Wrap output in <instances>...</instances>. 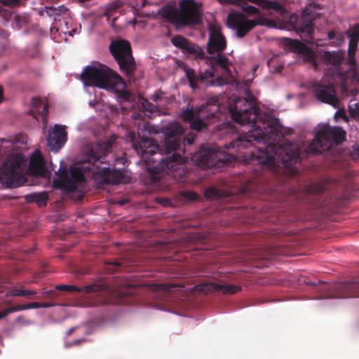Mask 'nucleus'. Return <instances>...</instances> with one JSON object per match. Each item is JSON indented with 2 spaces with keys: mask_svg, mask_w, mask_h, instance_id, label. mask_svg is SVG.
I'll use <instances>...</instances> for the list:
<instances>
[{
  "mask_svg": "<svg viewBox=\"0 0 359 359\" xmlns=\"http://www.w3.org/2000/svg\"><path fill=\"white\" fill-rule=\"evenodd\" d=\"M229 113L236 123L249 124L253 129L225 144L227 149H236L237 156L248 163L257 162L277 173H297L294 164L300 160V144L285 140L283 144L265 145L280 133L279 119L262 112L253 95L248 93L245 97L235 99Z\"/></svg>",
  "mask_w": 359,
  "mask_h": 359,
  "instance_id": "obj_1",
  "label": "nucleus"
},
{
  "mask_svg": "<svg viewBox=\"0 0 359 359\" xmlns=\"http://www.w3.org/2000/svg\"><path fill=\"white\" fill-rule=\"evenodd\" d=\"M163 131L165 157L156 153L158 145L154 140L144 138L135 145V150L146 162L152 163L151 165L148 164L147 171L153 183L159 182L165 174L180 169L184 163L182 156V153L184 154V145L182 144L184 133L182 125L178 122L169 123L164 128Z\"/></svg>",
  "mask_w": 359,
  "mask_h": 359,
  "instance_id": "obj_2",
  "label": "nucleus"
},
{
  "mask_svg": "<svg viewBox=\"0 0 359 359\" xmlns=\"http://www.w3.org/2000/svg\"><path fill=\"white\" fill-rule=\"evenodd\" d=\"M116 135H111L102 142L91 143L86 147L88 156V165L86 163L81 167L72 168L69 172V182L74 187L65 189L66 192H74L77 189L79 182L85 181V176L81 170L90 171L96 181L100 184H128L130 182V177L123 171L115 168H110L104 161L107 155L111 152L113 144L116 142Z\"/></svg>",
  "mask_w": 359,
  "mask_h": 359,
  "instance_id": "obj_3",
  "label": "nucleus"
},
{
  "mask_svg": "<svg viewBox=\"0 0 359 359\" xmlns=\"http://www.w3.org/2000/svg\"><path fill=\"white\" fill-rule=\"evenodd\" d=\"M81 79L86 85L116 91L120 102L134 100L133 95L128 90H116L119 85L124 86L125 82L118 74L106 66H87L81 74Z\"/></svg>",
  "mask_w": 359,
  "mask_h": 359,
  "instance_id": "obj_4",
  "label": "nucleus"
},
{
  "mask_svg": "<svg viewBox=\"0 0 359 359\" xmlns=\"http://www.w3.org/2000/svg\"><path fill=\"white\" fill-rule=\"evenodd\" d=\"M219 109L218 100L210 99L196 109L191 107L183 110L181 117L190 124L192 130L203 132L218 117Z\"/></svg>",
  "mask_w": 359,
  "mask_h": 359,
  "instance_id": "obj_5",
  "label": "nucleus"
},
{
  "mask_svg": "<svg viewBox=\"0 0 359 359\" xmlns=\"http://www.w3.org/2000/svg\"><path fill=\"white\" fill-rule=\"evenodd\" d=\"M241 9L250 16H258L256 20H248L241 13L231 12L228 14L227 21L229 26L236 30V36L238 38L244 37L250 31L257 25H267L270 20L260 16V10L253 6L247 4L245 1L239 5Z\"/></svg>",
  "mask_w": 359,
  "mask_h": 359,
  "instance_id": "obj_6",
  "label": "nucleus"
},
{
  "mask_svg": "<svg viewBox=\"0 0 359 359\" xmlns=\"http://www.w3.org/2000/svg\"><path fill=\"white\" fill-rule=\"evenodd\" d=\"M165 16L177 26L198 25L201 22V14L194 0H182L180 11L170 6L165 10Z\"/></svg>",
  "mask_w": 359,
  "mask_h": 359,
  "instance_id": "obj_7",
  "label": "nucleus"
},
{
  "mask_svg": "<svg viewBox=\"0 0 359 359\" xmlns=\"http://www.w3.org/2000/svg\"><path fill=\"white\" fill-rule=\"evenodd\" d=\"M346 140V132L340 127H332L328 124L320 126L316 132L315 139L307 147L308 154H320L328 143L340 144Z\"/></svg>",
  "mask_w": 359,
  "mask_h": 359,
  "instance_id": "obj_8",
  "label": "nucleus"
},
{
  "mask_svg": "<svg viewBox=\"0 0 359 359\" xmlns=\"http://www.w3.org/2000/svg\"><path fill=\"white\" fill-rule=\"evenodd\" d=\"M109 50L118 63L121 72L131 79L136 69V63L130 43L123 39L113 41L109 45Z\"/></svg>",
  "mask_w": 359,
  "mask_h": 359,
  "instance_id": "obj_9",
  "label": "nucleus"
},
{
  "mask_svg": "<svg viewBox=\"0 0 359 359\" xmlns=\"http://www.w3.org/2000/svg\"><path fill=\"white\" fill-rule=\"evenodd\" d=\"M222 153L215 145L203 144L199 150L195 152L191 161L198 166L206 169L216 166L223 161Z\"/></svg>",
  "mask_w": 359,
  "mask_h": 359,
  "instance_id": "obj_10",
  "label": "nucleus"
},
{
  "mask_svg": "<svg viewBox=\"0 0 359 359\" xmlns=\"http://www.w3.org/2000/svg\"><path fill=\"white\" fill-rule=\"evenodd\" d=\"M20 164L17 159L7 160L0 168V183L13 188L21 185Z\"/></svg>",
  "mask_w": 359,
  "mask_h": 359,
  "instance_id": "obj_11",
  "label": "nucleus"
},
{
  "mask_svg": "<svg viewBox=\"0 0 359 359\" xmlns=\"http://www.w3.org/2000/svg\"><path fill=\"white\" fill-rule=\"evenodd\" d=\"M319 8L320 6L318 4L315 2L310 3L304 10L302 22L299 20L297 15H291L290 20L293 23V28L297 33L305 34L308 36H311L313 32V24L312 21L316 15V13L313 11V8Z\"/></svg>",
  "mask_w": 359,
  "mask_h": 359,
  "instance_id": "obj_12",
  "label": "nucleus"
},
{
  "mask_svg": "<svg viewBox=\"0 0 359 359\" xmlns=\"http://www.w3.org/2000/svg\"><path fill=\"white\" fill-rule=\"evenodd\" d=\"M345 52L338 51H325L322 55L323 62L333 68V76L339 79L342 82V88H344V81L346 79V75L341 69V65L345 60Z\"/></svg>",
  "mask_w": 359,
  "mask_h": 359,
  "instance_id": "obj_13",
  "label": "nucleus"
},
{
  "mask_svg": "<svg viewBox=\"0 0 359 359\" xmlns=\"http://www.w3.org/2000/svg\"><path fill=\"white\" fill-rule=\"evenodd\" d=\"M313 87L315 97L318 100L335 107L338 106L339 100L336 95L333 83L325 84V81H320L315 83Z\"/></svg>",
  "mask_w": 359,
  "mask_h": 359,
  "instance_id": "obj_14",
  "label": "nucleus"
},
{
  "mask_svg": "<svg viewBox=\"0 0 359 359\" xmlns=\"http://www.w3.org/2000/svg\"><path fill=\"white\" fill-rule=\"evenodd\" d=\"M284 45L291 51L302 55L304 60L311 62L315 69L318 68L316 52L303 42L291 39H285Z\"/></svg>",
  "mask_w": 359,
  "mask_h": 359,
  "instance_id": "obj_15",
  "label": "nucleus"
},
{
  "mask_svg": "<svg viewBox=\"0 0 359 359\" xmlns=\"http://www.w3.org/2000/svg\"><path fill=\"white\" fill-rule=\"evenodd\" d=\"M209 39L208 42V53L222 52L226 48L225 37L220 32V29L212 24L209 25Z\"/></svg>",
  "mask_w": 359,
  "mask_h": 359,
  "instance_id": "obj_16",
  "label": "nucleus"
},
{
  "mask_svg": "<svg viewBox=\"0 0 359 359\" xmlns=\"http://www.w3.org/2000/svg\"><path fill=\"white\" fill-rule=\"evenodd\" d=\"M334 290L335 292V297H359V276L352 280L337 284L334 287Z\"/></svg>",
  "mask_w": 359,
  "mask_h": 359,
  "instance_id": "obj_17",
  "label": "nucleus"
},
{
  "mask_svg": "<svg viewBox=\"0 0 359 359\" xmlns=\"http://www.w3.org/2000/svg\"><path fill=\"white\" fill-rule=\"evenodd\" d=\"M171 41L175 47L181 49L184 53L191 54L197 58H203L204 57V52L201 47L182 35H177L172 37Z\"/></svg>",
  "mask_w": 359,
  "mask_h": 359,
  "instance_id": "obj_18",
  "label": "nucleus"
},
{
  "mask_svg": "<svg viewBox=\"0 0 359 359\" xmlns=\"http://www.w3.org/2000/svg\"><path fill=\"white\" fill-rule=\"evenodd\" d=\"M65 127L55 125L51 131H49L47 138L48 146L52 151H58L67 140Z\"/></svg>",
  "mask_w": 359,
  "mask_h": 359,
  "instance_id": "obj_19",
  "label": "nucleus"
},
{
  "mask_svg": "<svg viewBox=\"0 0 359 359\" xmlns=\"http://www.w3.org/2000/svg\"><path fill=\"white\" fill-rule=\"evenodd\" d=\"M196 288L204 293L221 292L224 294H233L241 290V287L238 285H224L215 282L198 285Z\"/></svg>",
  "mask_w": 359,
  "mask_h": 359,
  "instance_id": "obj_20",
  "label": "nucleus"
},
{
  "mask_svg": "<svg viewBox=\"0 0 359 359\" xmlns=\"http://www.w3.org/2000/svg\"><path fill=\"white\" fill-rule=\"evenodd\" d=\"M29 172L34 176L46 177L48 170L44 159L39 150L36 149L32 155L29 161Z\"/></svg>",
  "mask_w": 359,
  "mask_h": 359,
  "instance_id": "obj_21",
  "label": "nucleus"
},
{
  "mask_svg": "<svg viewBox=\"0 0 359 359\" xmlns=\"http://www.w3.org/2000/svg\"><path fill=\"white\" fill-rule=\"evenodd\" d=\"M349 38L348 55L349 57V63L354 64L355 54L356 52L358 43L359 42V23L350 27L345 33Z\"/></svg>",
  "mask_w": 359,
  "mask_h": 359,
  "instance_id": "obj_22",
  "label": "nucleus"
},
{
  "mask_svg": "<svg viewBox=\"0 0 359 359\" xmlns=\"http://www.w3.org/2000/svg\"><path fill=\"white\" fill-rule=\"evenodd\" d=\"M32 107L30 110V113L32 116L39 119L41 118L43 123L47 122L48 108V104L47 102L43 103V100L40 98L34 97L32 100Z\"/></svg>",
  "mask_w": 359,
  "mask_h": 359,
  "instance_id": "obj_23",
  "label": "nucleus"
},
{
  "mask_svg": "<svg viewBox=\"0 0 359 359\" xmlns=\"http://www.w3.org/2000/svg\"><path fill=\"white\" fill-rule=\"evenodd\" d=\"M55 289L59 291H67L70 292H83L84 293H91L94 292L102 291L103 290H106V287L104 285H90L85 286L83 287H79L75 285H58L55 287Z\"/></svg>",
  "mask_w": 359,
  "mask_h": 359,
  "instance_id": "obj_24",
  "label": "nucleus"
},
{
  "mask_svg": "<svg viewBox=\"0 0 359 359\" xmlns=\"http://www.w3.org/2000/svg\"><path fill=\"white\" fill-rule=\"evenodd\" d=\"M205 196L208 200H225L231 196L230 192L216 187H210L205 191Z\"/></svg>",
  "mask_w": 359,
  "mask_h": 359,
  "instance_id": "obj_25",
  "label": "nucleus"
},
{
  "mask_svg": "<svg viewBox=\"0 0 359 359\" xmlns=\"http://www.w3.org/2000/svg\"><path fill=\"white\" fill-rule=\"evenodd\" d=\"M25 200L28 203H36L39 207H44L47 204L48 196L47 192H35L25 196Z\"/></svg>",
  "mask_w": 359,
  "mask_h": 359,
  "instance_id": "obj_26",
  "label": "nucleus"
},
{
  "mask_svg": "<svg viewBox=\"0 0 359 359\" xmlns=\"http://www.w3.org/2000/svg\"><path fill=\"white\" fill-rule=\"evenodd\" d=\"M186 76L189 81V86L191 88L196 89L198 88V83L199 82L204 83L205 82V76L199 75L198 76L194 69L191 68L185 69Z\"/></svg>",
  "mask_w": 359,
  "mask_h": 359,
  "instance_id": "obj_27",
  "label": "nucleus"
},
{
  "mask_svg": "<svg viewBox=\"0 0 359 359\" xmlns=\"http://www.w3.org/2000/svg\"><path fill=\"white\" fill-rule=\"evenodd\" d=\"M56 175L60 180V187L65 191V189L72 188L74 185L69 182V172L65 167H60L59 170L55 172Z\"/></svg>",
  "mask_w": 359,
  "mask_h": 359,
  "instance_id": "obj_28",
  "label": "nucleus"
},
{
  "mask_svg": "<svg viewBox=\"0 0 359 359\" xmlns=\"http://www.w3.org/2000/svg\"><path fill=\"white\" fill-rule=\"evenodd\" d=\"M210 62L221 67L225 72H230L229 69V61L225 55L218 53L217 56L210 57Z\"/></svg>",
  "mask_w": 359,
  "mask_h": 359,
  "instance_id": "obj_29",
  "label": "nucleus"
},
{
  "mask_svg": "<svg viewBox=\"0 0 359 359\" xmlns=\"http://www.w3.org/2000/svg\"><path fill=\"white\" fill-rule=\"evenodd\" d=\"M36 294V292L34 290H25L21 288H13L6 292V297H26Z\"/></svg>",
  "mask_w": 359,
  "mask_h": 359,
  "instance_id": "obj_30",
  "label": "nucleus"
},
{
  "mask_svg": "<svg viewBox=\"0 0 359 359\" xmlns=\"http://www.w3.org/2000/svg\"><path fill=\"white\" fill-rule=\"evenodd\" d=\"M182 287L181 285L175 284L159 283L154 285V290L157 291L174 292L175 288Z\"/></svg>",
  "mask_w": 359,
  "mask_h": 359,
  "instance_id": "obj_31",
  "label": "nucleus"
},
{
  "mask_svg": "<svg viewBox=\"0 0 359 359\" xmlns=\"http://www.w3.org/2000/svg\"><path fill=\"white\" fill-rule=\"evenodd\" d=\"M348 109L351 116L359 121V102L353 103V100H351L348 105Z\"/></svg>",
  "mask_w": 359,
  "mask_h": 359,
  "instance_id": "obj_32",
  "label": "nucleus"
},
{
  "mask_svg": "<svg viewBox=\"0 0 359 359\" xmlns=\"http://www.w3.org/2000/svg\"><path fill=\"white\" fill-rule=\"evenodd\" d=\"M142 105L143 109L147 111L150 113H154L156 111V107L152 103L149 102L148 100H144V102L142 103Z\"/></svg>",
  "mask_w": 359,
  "mask_h": 359,
  "instance_id": "obj_33",
  "label": "nucleus"
},
{
  "mask_svg": "<svg viewBox=\"0 0 359 359\" xmlns=\"http://www.w3.org/2000/svg\"><path fill=\"white\" fill-rule=\"evenodd\" d=\"M43 296L46 298H49V299H55L59 293L57 292V290H56L55 288V290H48V291H45L42 293Z\"/></svg>",
  "mask_w": 359,
  "mask_h": 359,
  "instance_id": "obj_34",
  "label": "nucleus"
},
{
  "mask_svg": "<svg viewBox=\"0 0 359 359\" xmlns=\"http://www.w3.org/2000/svg\"><path fill=\"white\" fill-rule=\"evenodd\" d=\"M345 40V35L342 32H337V35L335 36L334 40L332 41V43L336 45L339 46L341 45L344 42Z\"/></svg>",
  "mask_w": 359,
  "mask_h": 359,
  "instance_id": "obj_35",
  "label": "nucleus"
},
{
  "mask_svg": "<svg viewBox=\"0 0 359 359\" xmlns=\"http://www.w3.org/2000/svg\"><path fill=\"white\" fill-rule=\"evenodd\" d=\"M25 309H27V304H18L7 308V311L9 313Z\"/></svg>",
  "mask_w": 359,
  "mask_h": 359,
  "instance_id": "obj_36",
  "label": "nucleus"
},
{
  "mask_svg": "<svg viewBox=\"0 0 359 359\" xmlns=\"http://www.w3.org/2000/svg\"><path fill=\"white\" fill-rule=\"evenodd\" d=\"M163 93L161 90L156 91L151 96V100L154 102H158L162 99Z\"/></svg>",
  "mask_w": 359,
  "mask_h": 359,
  "instance_id": "obj_37",
  "label": "nucleus"
},
{
  "mask_svg": "<svg viewBox=\"0 0 359 359\" xmlns=\"http://www.w3.org/2000/svg\"><path fill=\"white\" fill-rule=\"evenodd\" d=\"M133 290H134V287H131L130 285H128L126 291L121 292V295H122V296L133 295L135 294Z\"/></svg>",
  "mask_w": 359,
  "mask_h": 359,
  "instance_id": "obj_38",
  "label": "nucleus"
},
{
  "mask_svg": "<svg viewBox=\"0 0 359 359\" xmlns=\"http://www.w3.org/2000/svg\"><path fill=\"white\" fill-rule=\"evenodd\" d=\"M351 155L353 158H359V144L353 146Z\"/></svg>",
  "mask_w": 359,
  "mask_h": 359,
  "instance_id": "obj_39",
  "label": "nucleus"
},
{
  "mask_svg": "<svg viewBox=\"0 0 359 359\" xmlns=\"http://www.w3.org/2000/svg\"><path fill=\"white\" fill-rule=\"evenodd\" d=\"M222 79L221 77L219 78H217L216 81H210L209 82H207L205 83V85L206 86H215V85H218V86H220L222 84Z\"/></svg>",
  "mask_w": 359,
  "mask_h": 359,
  "instance_id": "obj_40",
  "label": "nucleus"
},
{
  "mask_svg": "<svg viewBox=\"0 0 359 359\" xmlns=\"http://www.w3.org/2000/svg\"><path fill=\"white\" fill-rule=\"evenodd\" d=\"M38 308H41V304L39 302H31V303L27 304V309H38Z\"/></svg>",
  "mask_w": 359,
  "mask_h": 359,
  "instance_id": "obj_41",
  "label": "nucleus"
},
{
  "mask_svg": "<svg viewBox=\"0 0 359 359\" xmlns=\"http://www.w3.org/2000/svg\"><path fill=\"white\" fill-rule=\"evenodd\" d=\"M201 75L205 76V81L208 79H211L214 76V72L212 70H208V71H205L204 73L201 74Z\"/></svg>",
  "mask_w": 359,
  "mask_h": 359,
  "instance_id": "obj_42",
  "label": "nucleus"
},
{
  "mask_svg": "<svg viewBox=\"0 0 359 359\" xmlns=\"http://www.w3.org/2000/svg\"><path fill=\"white\" fill-rule=\"evenodd\" d=\"M337 32H335L334 30L330 31L327 33V36H328L329 39L330 40H332V41H333L334 40V39H335L336 35H337Z\"/></svg>",
  "mask_w": 359,
  "mask_h": 359,
  "instance_id": "obj_43",
  "label": "nucleus"
},
{
  "mask_svg": "<svg viewBox=\"0 0 359 359\" xmlns=\"http://www.w3.org/2000/svg\"><path fill=\"white\" fill-rule=\"evenodd\" d=\"M9 314V312L7 311V308L0 311V319L5 318Z\"/></svg>",
  "mask_w": 359,
  "mask_h": 359,
  "instance_id": "obj_44",
  "label": "nucleus"
},
{
  "mask_svg": "<svg viewBox=\"0 0 359 359\" xmlns=\"http://www.w3.org/2000/svg\"><path fill=\"white\" fill-rule=\"evenodd\" d=\"M41 304V308H49V307H51V306H53L54 304H52V303H40Z\"/></svg>",
  "mask_w": 359,
  "mask_h": 359,
  "instance_id": "obj_45",
  "label": "nucleus"
},
{
  "mask_svg": "<svg viewBox=\"0 0 359 359\" xmlns=\"http://www.w3.org/2000/svg\"><path fill=\"white\" fill-rule=\"evenodd\" d=\"M114 265V271H118L119 270V267H120V263L118 262H116L113 264Z\"/></svg>",
  "mask_w": 359,
  "mask_h": 359,
  "instance_id": "obj_46",
  "label": "nucleus"
},
{
  "mask_svg": "<svg viewBox=\"0 0 359 359\" xmlns=\"http://www.w3.org/2000/svg\"><path fill=\"white\" fill-rule=\"evenodd\" d=\"M3 88L1 86H0V103L2 102L3 99Z\"/></svg>",
  "mask_w": 359,
  "mask_h": 359,
  "instance_id": "obj_47",
  "label": "nucleus"
},
{
  "mask_svg": "<svg viewBox=\"0 0 359 359\" xmlns=\"http://www.w3.org/2000/svg\"><path fill=\"white\" fill-rule=\"evenodd\" d=\"M251 191V190H250V189L244 187V188L243 189V190H242V193H243V194H247V193H248V191Z\"/></svg>",
  "mask_w": 359,
  "mask_h": 359,
  "instance_id": "obj_48",
  "label": "nucleus"
},
{
  "mask_svg": "<svg viewBox=\"0 0 359 359\" xmlns=\"http://www.w3.org/2000/svg\"><path fill=\"white\" fill-rule=\"evenodd\" d=\"M74 330H75V328H74V327H72V328H70V329L67 331V335H68V336H69V335L72 334L73 333V332L74 331Z\"/></svg>",
  "mask_w": 359,
  "mask_h": 359,
  "instance_id": "obj_49",
  "label": "nucleus"
},
{
  "mask_svg": "<svg viewBox=\"0 0 359 359\" xmlns=\"http://www.w3.org/2000/svg\"><path fill=\"white\" fill-rule=\"evenodd\" d=\"M185 140L188 142L189 144H191L194 142V138H186Z\"/></svg>",
  "mask_w": 359,
  "mask_h": 359,
  "instance_id": "obj_50",
  "label": "nucleus"
},
{
  "mask_svg": "<svg viewBox=\"0 0 359 359\" xmlns=\"http://www.w3.org/2000/svg\"><path fill=\"white\" fill-rule=\"evenodd\" d=\"M133 118L137 119V118H140V114H139L134 113V114H133Z\"/></svg>",
  "mask_w": 359,
  "mask_h": 359,
  "instance_id": "obj_51",
  "label": "nucleus"
},
{
  "mask_svg": "<svg viewBox=\"0 0 359 359\" xmlns=\"http://www.w3.org/2000/svg\"><path fill=\"white\" fill-rule=\"evenodd\" d=\"M283 69V67L282 65H280L277 70L276 71V72H280L282 71V69Z\"/></svg>",
  "mask_w": 359,
  "mask_h": 359,
  "instance_id": "obj_52",
  "label": "nucleus"
},
{
  "mask_svg": "<svg viewBox=\"0 0 359 359\" xmlns=\"http://www.w3.org/2000/svg\"><path fill=\"white\" fill-rule=\"evenodd\" d=\"M271 62H272L271 61H269L268 65H270V64H271Z\"/></svg>",
  "mask_w": 359,
  "mask_h": 359,
  "instance_id": "obj_53",
  "label": "nucleus"
}]
</instances>
